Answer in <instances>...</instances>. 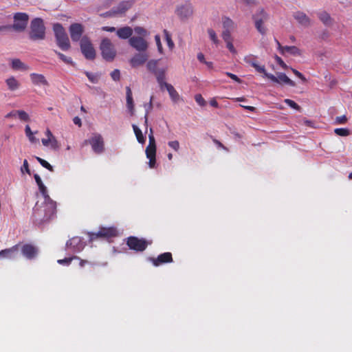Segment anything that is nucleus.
I'll list each match as a JSON object with an SVG mask.
<instances>
[{"label":"nucleus","mask_w":352,"mask_h":352,"mask_svg":"<svg viewBox=\"0 0 352 352\" xmlns=\"http://www.w3.org/2000/svg\"><path fill=\"white\" fill-rule=\"evenodd\" d=\"M56 213V203L54 201H44L36 204L33 208L32 219L35 224L41 225L53 219Z\"/></svg>","instance_id":"nucleus-1"},{"label":"nucleus","mask_w":352,"mask_h":352,"mask_svg":"<svg viewBox=\"0 0 352 352\" xmlns=\"http://www.w3.org/2000/svg\"><path fill=\"white\" fill-rule=\"evenodd\" d=\"M57 45L63 51H67L70 49V42L68 36L60 23H55L53 26Z\"/></svg>","instance_id":"nucleus-2"},{"label":"nucleus","mask_w":352,"mask_h":352,"mask_svg":"<svg viewBox=\"0 0 352 352\" xmlns=\"http://www.w3.org/2000/svg\"><path fill=\"white\" fill-rule=\"evenodd\" d=\"M30 38L32 41L43 40L45 37V27L40 18L33 19L30 25Z\"/></svg>","instance_id":"nucleus-3"},{"label":"nucleus","mask_w":352,"mask_h":352,"mask_svg":"<svg viewBox=\"0 0 352 352\" xmlns=\"http://www.w3.org/2000/svg\"><path fill=\"white\" fill-rule=\"evenodd\" d=\"M145 153L146 157L149 160V167L154 168L156 163V144L152 129H150V133L148 135V144L146 148Z\"/></svg>","instance_id":"nucleus-4"},{"label":"nucleus","mask_w":352,"mask_h":352,"mask_svg":"<svg viewBox=\"0 0 352 352\" xmlns=\"http://www.w3.org/2000/svg\"><path fill=\"white\" fill-rule=\"evenodd\" d=\"M101 54L104 59L111 61L114 59L116 52L110 39L105 38L101 41L100 46Z\"/></svg>","instance_id":"nucleus-5"},{"label":"nucleus","mask_w":352,"mask_h":352,"mask_svg":"<svg viewBox=\"0 0 352 352\" xmlns=\"http://www.w3.org/2000/svg\"><path fill=\"white\" fill-rule=\"evenodd\" d=\"M146 67L150 72L155 76L157 82H161L162 79H165L166 69L159 67V60H151L148 61Z\"/></svg>","instance_id":"nucleus-6"},{"label":"nucleus","mask_w":352,"mask_h":352,"mask_svg":"<svg viewBox=\"0 0 352 352\" xmlns=\"http://www.w3.org/2000/svg\"><path fill=\"white\" fill-rule=\"evenodd\" d=\"M126 245L130 250L136 252H143L148 246V242L144 239H139L136 236H129L126 239Z\"/></svg>","instance_id":"nucleus-7"},{"label":"nucleus","mask_w":352,"mask_h":352,"mask_svg":"<svg viewBox=\"0 0 352 352\" xmlns=\"http://www.w3.org/2000/svg\"><path fill=\"white\" fill-rule=\"evenodd\" d=\"M87 144L91 146L93 151L97 154L102 153L104 150V140L102 135L100 134H94L90 139L86 140L84 142V144Z\"/></svg>","instance_id":"nucleus-8"},{"label":"nucleus","mask_w":352,"mask_h":352,"mask_svg":"<svg viewBox=\"0 0 352 352\" xmlns=\"http://www.w3.org/2000/svg\"><path fill=\"white\" fill-rule=\"evenodd\" d=\"M80 45L81 52L87 59L93 60L95 58L96 52L88 38H82Z\"/></svg>","instance_id":"nucleus-9"},{"label":"nucleus","mask_w":352,"mask_h":352,"mask_svg":"<svg viewBox=\"0 0 352 352\" xmlns=\"http://www.w3.org/2000/svg\"><path fill=\"white\" fill-rule=\"evenodd\" d=\"M264 76L272 82L280 85L285 84L291 87L296 86V83L292 80L285 73H278L277 76H275L274 74L267 73L266 72H265Z\"/></svg>","instance_id":"nucleus-10"},{"label":"nucleus","mask_w":352,"mask_h":352,"mask_svg":"<svg viewBox=\"0 0 352 352\" xmlns=\"http://www.w3.org/2000/svg\"><path fill=\"white\" fill-rule=\"evenodd\" d=\"M28 15L25 13L18 12L14 16L12 29L21 32L25 29L28 22Z\"/></svg>","instance_id":"nucleus-11"},{"label":"nucleus","mask_w":352,"mask_h":352,"mask_svg":"<svg viewBox=\"0 0 352 352\" xmlns=\"http://www.w3.org/2000/svg\"><path fill=\"white\" fill-rule=\"evenodd\" d=\"M129 43L139 52H146L148 48V43L141 36H132L129 38Z\"/></svg>","instance_id":"nucleus-12"},{"label":"nucleus","mask_w":352,"mask_h":352,"mask_svg":"<svg viewBox=\"0 0 352 352\" xmlns=\"http://www.w3.org/2000/svg\"><path fill=\"white\" fill-rule=\"evenodd\" d=\"M85 246V243L83 241L82 238L80 236H74L66 243L67 248L72 250L74 252H81Z\"/></svg>","instance_id":"nucleus-13"},{"label":"nucleus","mask_w":352,"mask_h":352,"mask_svg":"<svg viewBox=\"0 0 352 352\" xmlns=\"http://www.w3.org/2000/svg\"><path fill=\"white\" fill-rule=\"evenodd\" d=\"M131 7V1H121L116 9L113 8L111 10L102 14V16L104 17L116 16L124 13Z\"/></svg>","instance_id":"nucleus-14"},{"label":"nucleus","mask_w":352,"mask_h":352,"mask_svg":"<svg viewBox=\"0 0 352 352\" xmlns=\"http://www.w3.org/2000/svg\"><path fill=\"white\" fill-rule=\"evenodd\" d=\"M149 260L155 266H159L160 265L171 263L173 261L170 252H164L160 254L157 258L151 257L149 258Z\"/></svg>","instance_id":"nucleus-15"},{"label":"nucleus","mask_w":352,"mask_h":352,"mask_svg":"<svg viewBox=\"0 0 352 352\" xmlns=\"http://www.w3.org/2000/svg\"><path fill=\"white\" fill-rule=\"evenodd\" d=\"M148 58V55L146 52H140L135 54L129 60L132 67H138L143 65Z\"/></svg>","instance_id":"nucleus-16"},{"label":"nucleus","mask_w":352,"mask_h":352,"mask_svg":"<svg viewBox=\"0 0 352 352\" xmlns=\"http://www.w3.org/2000/svg\"><path fill=\"white\" fill-rule=\"evenodd\" d=\"M83 27L80 23H73L69 27V33L73 41H78L83 33Z\"/></svg>","instance_id":"nucleus-17"},{"label":"nucleus","mask_w":352,"mask_h":352,"mask_svg":"<svg viewBox=\"0 0 352 352\" xmlns=\"http://www.w3.org/2000/svg\"><path fill=\"white\" fill-rule=\"evenodd\" d=\"M19 245H15L10 248L0 251V256L7 259H14L19 255Z\"/></svg>","instance_id":"nucleus-18"},{"label":"nucleus","mask_w":352,"mask_h":352,"mask_svg":"<svg viewBox=\"0 0 352 352\" xmlns=\"http://www.w3.org/2000/svg\"><path fill=\"white\" fill-rule=\"evenodd\" d=\"M244 61L245 63L254 67L258 73L265 74L266 72L265 67L264 65H259L256 63V57L252 54H249L244 57Z\"/></svg>","instance_id":"nucleus-19"},{"label":"nucleus","mask_w":352,"mask_h":352,"mask_svg":"<svg viewBox=\"0 0 352 352\" xmlns=\"http://www.w3.org/2000/svg\"><path fill=\"white\" fill-rule=\"evenodd\" d=\"M21 250L23 255L28 259L34 258L38 253L37 248L31 244L23 245Z\"/></svg>","instance_id":"nucleus-20"},{"label":"nucleus","mask_w":352,"mask_h":352,"mask_svg":"<svg viewBox=\"0 0 352 352\" xmlns=\"http://www.w3.org/2000/svg\"><path fill=\"white\" fill-rule=\"evenodd\" d=\"M96 235L102 238H111L118 235V230L114 227L100 228Z\"/></svg>","instance_id":"nucleus-21"},{"label":"nucleus","mask_w":352,"mask_h":352,"mask_svg":"<svg viewBox=\"0 0 352 352\" xmlns=\"http://www.w3.org/2000/svg\"><path fill=\"white\" fill-rule=\"evenodd\" d=\"M30 77L32 82L35 85H49L47 80L43 74L32 73L30 74Z\"/></svg>","instance_id":"nucleus-22"},{"label":"nucleus","mask_w":352,"mask_h":352,"mask_svg":"<svg viewBox=\"0 0 352 352\" xmlns=\"http://www.w3.org/2000/svg\"><path fill=\"white\" fill-rule=\"evenodd\" d=\"M294 19L303 27H309L311 25L310 19L302 12H296L294 14Z\"/></svg>","instance_id":"nucleus-23"},{"label":"nucleus","mask_w":352,"mask_h":352,"mask_svg":"<svg viewBox=\"0 0 352 352\" xmlns=\"http://www.w3.org/2000/svg\"><path fill=\"white\" fill-rule=\"evenodd\" d=\"M5 82L10 91H15L21 87V82L14 76H10L6 79Z\"/></svg>","instance_id":"nucleus-24"},{"label":"nucleus","mask_w":352,"mask_h":352,"mask_svg":"<svg viewBox=\"0 0 352 352\" xmlns=\"http://www.w3.org/2000/svg\"><path fill=\"white\" fill-rule=\"evenodd\" d=\"M192 14V10L189 3H186L177 10V15H179L182 19L189 17Z\"/></svg>","instance_id":"nucleus-25"},{"label":"nucleus","mask_w":352,"mask_h":352,"mask_svg":"<svg viewBox=\"0 0 352 352\" xmlns=\"http://www.w3.org/2000/svg\"><path fill=\"white\" fill-rule=\"evenodd\" d=\"M133 34V30L129 26L119 28L116 31L117 36L122 39L130 38Z\"/></svg>","instance_id":"nucleus-26"},{"label":"nucleus","mask_w":352,"mask_h":352,"mask_svg":"<svg viewBox=\"0 0 352 352\" xmlns=\"http://www.w3.org/2000/svg\"><path fill=\"white\" fill-rule=\"evenodd\" d=\"M268 19L269 16L263 9L259 10L257 13L253 15L254 23L261 22V23H264Z\"/></svg>","instance_id":"nucleus-27"},{"label":"nucleus","mask_w":352,"mask_h":352,"mask_svg":"<svg viewBox=\"0 0 352 352\" xmlns=\"http://www.w3.org/2000/svg\"><path fill=\"white\" fill-rule=\"evenodd\" d=\"M126 106L131 114H133L134 111V104L132 96V91L129 87H126Z\"/></svg>","instance_id":"nucleus-28"},{"label":"nucleus","mask_w":352,"mask_h":352,"mask_svg":"<svg viewBox=\"0 0 352 352\" xmlns=\"http://www.w3.org/2000/svg\"><path fill=\"white\" fill-rule=\"evenodd\" d=\"M160 87V89L164 91L165 89L169 93L170 97L174 100H175V88L170 84H168L165 82V79H162L161 82H158Z\"/></svg>","instance_id":"nucleus-29"},{"label":"nucleus","mask_w":352,"mask_h":352,"mask_svg":"<svg viewBox=\"0 0 352 352\" xmlns=\"http://www.w3.org/2000/svg\"><path fill=\"white\" fill-rule=\"evenodd\" d=\"M318 16L320 20L325 25H331L332 24V19L330 15L325 11H322L318 13Z\"/></svg>","instance_id":"nucleus-30"},{"label":"nucleus","mask_w":352,"mask_h":352,"mask_svg":"<svg viewBox=\"0 0 352 352\" xmlns=\"http://www.w3.org/2000/svg\"><path fill=\"white\" fill-rule=\"evenodd\" d=\"M12 68L14 70L25 71L28 69V66L25 65L18 58L13 59L12 61Z\"/></svg>","instance_id":"nucleus-31"},{"label":"nucleus","mask_w":352,"mask_h":352,"mask_svg":"<svg viewBox=\"0 0 352 352\" xmlns=\"http://www.w3.org/2000/svg\"><path fill=\"white\" fill-rule=\"evenodd\" d=\"M284 54L287 52L294 56H300L301 52L296 46H285Z\"/></svg>","instance_id":"nucleus-32"},{"label":"nucleus","mask_w":352,"mask_h":352,"mask_svg":"<svg viewBox=\"0 0 352 352\" xmlns=\"http://www.w3.org/2000/svg\"><path fill=\"white\" fill-rule=\"evenodd\" d=\"M133 129L138 142L144 144L145 142V138L144 137L142 131L135 124L133 125Z\"/></svg>","instance_id":"nucleus-33"},{"label":"nucleus","mask_w":352,"mask_h":352,"mask_svg":"<svg viewBox=\"0 0 352 352\" xmlns=\"http://www.w3.org/2000/svg\"><path fill=\"white\" fill-rule=\"evenodd\" d=\"M38 189H39L40 192L42 194V195L44 198V201H53L50 198V195H48L47 188L44 184L40 185V186H38Z\"/></svg>","instance_id":"nucleus-34"},{"label":"nucleus","mask_w":352,"mask_h":352,"mask_svg":"<svg viewBox=\"0 0 352 352\" xmlns=\"http://www.w3.org/2000/svg\"><path fill=\"white\" fill-rule=\"evenodd\" d=\"M223 25L225 30H231L234 28V22L229 18L223 19Z\"/></svg>","instance_id":"nucleus-35"},{"label":"nucleus","mask_w":352,"mask_h":352,"mask_svg":"<svg viewBox=\"0 0 352 352\" xmlns=\"http://www.w3.org/2000/svg\"><path fill=\"white\" fill-rule=\"evenodd\" d=\"M36 159L42 166L47 168V170H49L51 172L54 171L53 166L50 163H48L46 160H45L39 157H36Z\"/></svg>","instance_id":"nucleus-36"},{"label":"nucleus","mask_w":352,"mask_h":352,"mask_svg":"<svg viewBox=\"0 0 352 352\" xmlns=\"http://www.w3.org/2000/svg\"><path fill=\"white\" fill-rule=\"evenodd\" d=\"M334 133L339 136H348L350 134L349 130L344 128H337L334 130Z\"/></svg>","instance_id":"nucleus-37"},{"label":"nucleus","mask_w":352,"mask_h":352,"mask_svg":"<svg viewBox=\"0 0 352 352\" xmlns=\"http://www.w3.org/2000/svg\"><path fill=\"white\" fill-rule=\"evenodd\" d=\"M16 113H17V116L19 117V118L21 120L25 121V122H28L30 120L29 115L25 111L16 110Z\"/></svg>","instance_id":"nucleus-38"},{"label":"nucleus","mask_w":352,"mask_h":352,"mask_svg":"<svg viewBox=\"0 0 352 352\" xmlns=\"http://www.w3.org/2000/svg\"><path fill=\"white\" fill-rule=\"evenodd\" d=\"M54 52L58 55L59 58L61 60H63L64 63H65L67 64H72L73 63V61H72V59L71 57H67L65 55H64L63 54H62L56 50H55Z\"/></svg>","instance_id":"nucleus-39"},{"label":"nucleus","mask_w":352,"mask_h":352,"mask_svg":"<svg viewBox=\"0 0 352 352\" xmlns=\"http://www.w3.org/2000/svg\"><path fill=\"white\" fill-rule=\"evenodd\" d=\"M255 28L257 30V31L261 34L262 35H264L267 32V28L264 25V23H261L258 22L254 23Z\"/></svg>","instance_id":"nucleus-40"},{"label":"nucleus","mask_w":352,"mask_h":352,"mask_svg":"<svg viewBox=\"0 0 352 352\" xmlns=\"http://www.w3.org/2000/svg\"><path fill=\"white\" fill-rule=\"evenodd\" d=\"M73 259H80V258H79V257L74 256L69 257V258H65L63 259H59V260H58L57 262L60 265H69Z\"/></svg>","instance_id":"nucleus-41"},{"label":"nucleus","mask_w":352,"mask_h":352,"mask_svg":"<svg viewBox=\"0 0 352 352\" xmlns=\"http://www.w3.org/2000/svg\"><path fill=\"white\" fill-rule=\"evenodd\" d=\"M25 132L27 137L28 138L29 140L31 142H34L36 141V138L33 135V133L32 132L31 129L29 125L25 126Z\"/></svg>","instance_id":"nucleus-42"},{"label":"nucleus","mask_w":352,"mask_h":352,"mask_svg":"<svg viewBox=\"0 0 352 352\" xmlns=\"http://www.w3.org/2000/svg\"><path fill=\"white\" fill-rule=\"evenodd\" d=\"M284 102L285 104H287L290 107H292L296 110H298V111L300 110V107L294 100H292L291 99H285L284 100Z\"/></svg>","instance_id":"nucleus-43"},{"label":"nucleus","mask_w":352,"mask_h":352,"mask_svg":"<svg viewBox=\"0 0 352 352\" xmlns=\"http://www.w3.org/2000/svg\"><path fill=\"white\" fill-rule=\"evenodd\" d=\"M21 171L23 173L24 172L27 173L28 175H30V170L29 168V164L27 160H24L23 166L21 168Z\"/></svg>","instance_id":"nucleus-44"},{"label":"nucleus","mask_w":352,"mask_h":352,"mask_svg":"<svg viewBox=\"0 0 352 352\" xmlns=\"http://www.w3.org/2000/svg\"><path fill=\"white\" fill-rule=\"evenodd\" d=\"M208 33L210 39L213 41L214 43L217 44L218 43V39L215 32L212 29H208Z\"/></svg>","instance_id":"nucleus-45"},{"label":"nucleus","mask_w":352,"mask_h":352,"mask_svg":"<svg viewBox=\"0 0 352 352\" xmlns=\"http://www.w3.org/2000/svg\"><path fill=\"white\" fill-rule=\"evenodd\" d=\"M195 101L197 102L198 104L203 107L206 104V100L204 98L201 96V94H197L195 96Z\"/></svg>","instance_id":"nucleus-46"},{"label":"nucleus","mask_w":352,"mask_h":352,"mask_svg":"<svg viewBox=\"0 0 352 352\" xmlns=\"http://www.w3.org/2000/svg\"><path fill=\"white\" fill-rule=\"evenodd\" d=\"M111 76L112 78V79L115 81H118L120 80V70L119 69H114L111 73Z\"/></svg>","instance_id":"nucleus-47"},{"label":"nucleus","mask_w":352,"mask_h":352,"mask_svg":"<svg viewBox=\"0 0 352 352\" xmlns=\"http://www.w3.org/2000/svg\"><path fill=\"white\" fill-rule=\"evenodd\" d=\"M292 71L294 73V74L296 76H297L298 78H299L302 81H303L305 82H307L306 78L305 77V76L302 73H300V72H298L296 69H293V68H292Z\"/></svg>","instance_id":"nucleus-48"},{"label":"nucleus","mask_w":352,"mask_h":352,"mask_svg":"<svg viewBox=\"0 0 352 352\" xmlns=\"http://www.w3.org/2000/svg\"><path fill=\"white\" fill-rule=\"evenodd\" d=\"M85 74L87 76V77L88 78V79L93 83H96L98 82V77L97 76L91 74V73H89L88 72H85Z\"/></svg>","instance_id":"nucleus-49"},{"label":"nucleus","mask_w":352,"mask_h":352,"mask_svg":"<svg viewBox=\"0 0 352 352\" xmlns=\"http://www.w3.org/2000/svg\"><path fill=\"white\" fill-rule=\"evenodd\" d=\"M274 58H275V60H276V63L283 69H287L288 67L287 65L285 63V62L283 60V59L280 57H279L278 56L276 55Z\"/></svg>","instance_id":"nucleus-50"},{"label":"nucleus","mask_w":352,"mask_h":352,"mask_svg":"<svg viewBox=\"0 0 352 352\" xmlns=\"http://www.w3.org/2000/svg\"><path fill=\"white\" fill-rule=\"evenodd\" d=\"M222 37L225 41H231V34H230V30H225L223 32Z\"/></svg>","instance_id":"nucleus-51"},{"label":"nucleus","mask_w":352,"mask_h":352,"mask_svg":"<svg viewBox=\"0 0 352 352\" xmlns=\"http://www.w3.org/2000/svg\"><path fill=\"white\" fill-rule=\"evenodd\" d=\"M347 121V118L345 116H338L336 118V124H345Z\"/></svg>","instance_id":"nucleus-52"},{"label":"nucleus","mask_w":352,"mask_h":352,"mask_svg":"<svg viewBox=\"0 0 352 352\" xmlns=\"http://www.w3.org/2000/svg\"><path fill=\"white\" fill-rule=\"evenodd\" d=\"M164 34H165V36H166V40L167 41L168 45L170 48H173V46H174V43L172 41L170 36L168 34V32L166 30H164Z\"/></svg>","instance_id":"nucleus-53"},{"label":"nucleus","mask_w":352,"mask_h":352,"mask_svg":"<svg viewBox=\"0 0 352 352\" xmlns=\"http://www.w3.org/2000/svg\"><path fill=\"white\" fill-rule=\"evenodd\" d=\"M50 145L51 146V147L52 148H54V149L58 148V141L56 140V139L54 136H53L52 138H50Z\"/></svg>","instance_id":"nucleus-54"},{"label":"nucleus","mask_w":352,"mask_h":352,"mask_svg":"<svg viewBox=\"0 0 352 352\" xmlns=\"http://www.w3.org/2000/svg\"><path fill=\"white\" fill-rule=\"evenodd\" d=\"M226 45H227V47L228 48V50H230V52H232V54H236V51L232 43V40L231 41H226Z\"/></svg>","instance_id":"nucleus-55"},{"label":"nucleus","mask_w":352,"mask_h":352,"mask_svg":"<svg viewBox=\"0 0 352 352\" xmlns=\"http://www.w3.org/2000/svg\"><path fill=\"white\" fill-rule=\"evenodd\" d=\"M226 75L228 76H229L231 79H232L233 80H234L237 82H241V79L236 75H235L234 74H232L230 72H226Z\"/></svg>","instance_id":"nucleus-56"},{"label":"nucleus","mask_w":352,"mask_h":352,"mask_svg":"<svg viewBox=\"0 0 352 352\" xmlns=\"http://www.w3.org/2000/svg\"><path fill=\"white\" fill-rule=\"evenodd\" d=\"M155 41H156V44L157 45L158 50L160 51V52H162V44H161V42H160V36L156 35L155 36Z\"/></svg>","instance_id":"nucleus-57"},{"label":"nucleus","mask_w":352,"mask_h":352,"mask_svg":"<svg viewBox=\"0 0 352 352\" xmlns=\"http://www.w3.org/2000/svg\"><path fill=\"white\" fill-rule=\"evenodd\" d=\"M34 179H35L38 186H40V185L43 184L40 176L38 174H34Z\"/></svg>","instance_id":"nucleus-58"},{"label":"nucleus","mask_w":352,"mask_h":352,"mask_svg":"<svg viewBox=\"0 0 352 352\" xmlns=\"http://www.w3.org/2000/svg\"><path fill=\"white\" fill-rule=\"evenodd\" d=\"M275 41H276V44H277L278 50H279V52H280L283 55H284V50H285V49H284V47H285V46H282V45H281V44L280 43V42H279L278 40L275 39Z\"/></svg>","instance_id":"nucleus-59"},{"label":"nucleus","mask_w":352,"mask_h":352,"mask_svg":"<svg viewBox=\"0 0 352 352\" xmlns=\"http://www.w3.org/2000/svg\"><path fill=\"white\" fill-rule=\"evenodd\" d=\"M73 122L75 124L78 125L79 127H80L82 125L81 119L78 116H76L74 118Z\"/></svg>","instance_id":"nucleus-60"},{"label":"nucleus","mask_w":352,"mask_h":352,"mask_svg":"<svg viewBox=\"0 0 352 352\" xmlns=\"http://www.w3.org/2000/svg\"><path fill=\"white\" fill-rule=\"evenodd\" d=\"M102 30L106 32H113L116 31V28L114 27H109L104 26L102 28Z\"/></svg>","instance_id":"nucleus-61"},{"label":"nucleus","mask_w":352,"mask_h":352,"mask_svg":"<svg viewBox=\"0 0 352 352\" xmlns=\"http://www.w3.org/2000/svg\"><path fill=\"white\" fill-rule=\"evenodd\" d=\"M197 59L202 63H204L206 61L204 55L201 52L197 54Z\"/></svg>","instance_id":"nucleus-62"},{"label":"nucleus","mask_w":352,"mask_h":352,"mask_svg":"<svg viewBox=\"0 0 352 352\" xmlns=\"http://www.w3.org/2000/svg\"><path fill=\"white\" fill-rule=\"evenodd\" d=\"M16 116H17L16 111H12L6 115V118H12V117H16Z\"/></svg>","instance_id":"nucleus-63"},{"label":"nucleus","mask_w":352,"mask_h":352,"mask_svg":"<svg viewBox=\"0 0 352 352\" xmlns=\"http://www.w3.org/2000/svg\"><path fill=\"white\" fill-rule=\"evenodd\" d=\"M12 29V27L10 25L0 26V32L5 31V30H10Z\"/></svg>","instance_id":"nucleus-64"}]
</instances>
